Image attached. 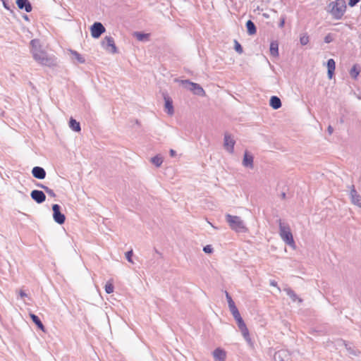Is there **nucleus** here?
Segmentation results:
<instances>
[{
  "mask_svg": "<svg viewBox=\"0 0 361 361\" xmlns=\"http://www.w3.org/2000/svg\"><path fill=\"white\" fill-rule=\"evenodd\" d=\"M30 47L32 57L38 63L49 67L56 65L55 56H49L38 39L31 40Z\"/></svg>",
  "mask_w": 361,
  "mask_h": 361,
  "instance_id": "obj_1",
  "label": "nucleus"
},
{
  "mask_svg": "<svg viewBox=\"0 0 361 361\" xmlns=\"http://www.w3.org/2000/svg\"><path fill=\"white\" fill-rule=\"evenodd\" d=\"M330 13L334 19L339 20L344 15L346 10L345 0H336L329 4Z\"/></svg>",
  "mask_w": 361,
  "mask_h": 361,
  "instance_id": "obj_2",
  "label": "nucleus"
},
{
  "mask_svg": "<svg viewBox=\"0 0 361 361\" xmlns=\"http://www.w3.org/2000/svg\"><path fill=\"white\" fill-rule=\"evenodd\" d=\"M226 218L231 229L236 232H245L247 231V228L239 216L227 214Z\"/></svg>",
  "mask_w": 361,
  "mask_h": 361,
  "instance_id": "obj_3",
  "label": "nucleus"
},
{
  "mask_svg": "<svg viewBox=\"0 0 361 361\" xmlns=\"http://www.w3.org/2000/svg\"><path fill=\"white\" fill-rule=\"evenodd\" d=\"M280 236L283 240L288 245L293 247L295 245V241L293 238V235L290 232V229L288 226L283 224L281 221L279 222Z\"/></svg>",
  "mask_w": 361,
  "mask_h": 361,
  "instance_id": "obj_4",
  "label": "nucleus"
},
{
  "mask_svg": "<svg viewBox=\"0 0 361 361\" xmlns=\"http://www.w3.org/2000/svg\"><path fill=\"white\" fill-rule=\"evenodd\" d=\"M182 84L189 85V90L192 91L195 94L204 97L206 95L205 91L203 88L197 83L190 82L189 80H182Z\"/></svg>",
  "mask_w": 361,
  "mask_h": 361,
  "instance_id": "obj_5",
  "label": "nucleus"
},
{
  "mask_svg": "<svg viewBox=\"0 0 361 361\" xmlns=\"http://www.w3.org/2000/svg\"><path fill=\"white\" fill-rule=\"evenodd\" d=\"M52 209L54 221L59 224H63L66 220V217L64 214L60 212V206L55 204L52 206Z\"/></svg>",
  "mask_w": 361,
  "mask_h": 361,
  "instance_id": "obj_6",
  "label": "nucleus"
},
{
  "mask_svg": "<svg viewBox=\"0 0 361 361\" xmlns=\"http://www.w3.org/2000/svg\"><path fill=\"white\" fill-rule=\"evenodd\" d=\"M103 47L104 49L113 54L117 52V48L116 47L114 39L111 37H106L103 41Z\"/></svg>",
  "mask_w": 361,
  "mask_h": 361,
  "instance_id": "obj_7",
  "label": "nucleus"
},
{
  "mask_svg": "<svg viewBox=\"0 0 361 361\" xmlns=\"http://www.w3.org/2000/svg\"><path fill=\"white\" fill-rule=\"evenodd\" d=\"M105 32V28L101 23H94L91 27V35L94 38H98Z\"/></svg>",
  "mask_w": 361,
  "mask_h": 361,
  "instance_id": "obj_8",
  "label": "nucleus"
},
{
  "mask_svg": "<svg viewBox=\"0 0 361 361\" xmlns=\"http://www.w3.org/2000/svg\"><path fill=\"white\" fill-rule=\"evenodd\" d=\"M234 145H235L234 140L231 137L230 135L225 134L224 147L226 149V150L228 151L230 153H233V149H234Z\"/></svg>",
  "mask_w": 361,
  "mask_h": 361,
  "instance_id": "obj_9",
  "label": "nucleus"
},
{
  "mask_svg": "<svg viewBox=\"0 0 361 361\" xmlns=\"http://www.w3.org/2000/svg\"><path fill=\"white\" fill-rule=\"evenodd\" d=\"M31 197L37 203H42L45 201L46 196L41 190H35L31 192Z\"/></svg>",
  "mask_w": 361,
  "mask_h": 361,
  "instance_id": "obj_10",
  "label": "nucleus"
},
{
  "mask_svg": "<svg viewBox=\"0 0 361 361\" xmlns=\"http://www.w3.org/2000/svg\"><path fill=\"white\" fill-rule=\"evenodd\" d=\"M214 361H225L226 358V353L224 350L217 348L213 352Z\"/></svg>",
  "mask_w": 361,
  "mask_h": 361,
  "instance_id": "obj_11",
  "label": "nucleus"
},
{
  "mask_svg": "<svg viewBox=\"0 0 361 361\" xmlns=\"http://www.w3.org/2000/svg\"><path fill=\"white\" fill-rule=\"evenodd\" d=\"M32 176L38 179H44L46 176L44 169L39 166H35L32 170Z\"/></svg>",
  "mask_w": 361,
  "mask_h": 361,
  "instance_id": "obj_12",
  "label": "nucleus"
},
{
  "mask_svg": "<svg viewBox=\"0 0 361 361\" xmlns=\"http://www.w3.org/2000/svg\"><path fill=\"white\" fill-rule=\"evenodd\" d=\"M68 53L71 55V58L73 61H77L80 63H85V59L78 51L69 49Z\"/></svg>",
  "mask_w": 361,
  "mask_h": 361,
  "instance_id": "obj_13",
  "label": "nucleus"
},
{
  "mask_svg": "<svg viewBox=\"0 0 361 361\" xmlns=\"http://www.w3.org/2000/svg\"><path fill=\"white\" fill-rule=\"evenodd\" d=\"M164 102H165V104H164L165 111L168 113V114L173 115V102H172L171 99L168 96H165Z\"/></svg>",
  "mask_w": 361,
  "mask_h": 361,
  "instance_id": "obj_14",
  "label": "nucleus"
},
{
  "mask_svg": "<svg viewBox=\"0 0 361 361\" xmlns=\"http://www.w3.org/2000/svg\"><path fill=\"white\" fill-rule=\"evenodd\" d=\"M336 68V63L333 59H330L327 61L328 78L331 79Z\"/></svg>",
  "mask_w": 361,
  "mask_h": 361,
  "instance_id": "obj_15",
  "label": "nucleus"
},
{
  "mask_svg": "<svg viewBox=\"0 0 361 361\" xmlns=\"http://www.w3.org/2000/svg\"><path fill=\"white\" fill-rule=\"evenodd\" d=\"M16 4L19 8H25L27 12L32 11V6L27 0H17Z\"/></svg>",
  "mask_w": 361,
  "mask_h": 361,
  "instance_id": "obj_16",
  "label": "nucleus"
},
{
  "mask_svg": "<svg viewBox=\"0 0 361 361\" xmlns=\"http://www.w3.org/2000/svg\"><path fill=\"white\" fill-rule=\"evenodd\" d=\"M243 164L245 166L250 168L253 167V157L247 152H245Z\"/></svg>",
  "mask_w": 361,
  "mask_h": 361,
  "instance_id": "obj_17",
  "label": "nucleus"
},
{
  "mask_svg": "<svg viewBox=\"0 0 361 361\" xmlns=\"http://www.w3.org/2000/svg\"><path fill=\"white\" fill-rule=\"evenodd\" d=\"M270 54L273 57H277L279 56V44L277 42H271L270 44Z\"/></svg>",
  "mask_w": 361,
  "mask_h": 361,
  "instance_id": "obj_18",
  "label": "nucleus"
},
{
  "mask_svg": "<svg viewBox=\"0 0 361 361\" xmlns=\"http://www.w3.org/2000/svg\"><path fill=\"white\" fill-rule=\"evenodd\" d=\"M270 106L274 109H278L281 106V99L276 96H272L270 99Z\"/></svg>",
  "mask_w": 361,
  "mask_h": 361,
  "instance_id": "obj_19",
  "label": "nucleus"
},
{
  "mask_svg": "<svg viewBox=\"0 0 361 361\" xmlns=\"http://www.w3.org/2000/svg\"><path fill=\"white\" fill-rule=\"evenodd\" d=\"M30 317L32 322L37 326L39 329H40L42 331H45V329L42 322L40 321L39 318L37 315L31 313L30 314Z\"/></svg>",
  "mask_w": 361,
  "mask_h": 361,
  "instance_id": "obj_20",
  "label": "nucleus"
},
{
  "mask_svg": "<svg viewBox=\"0 0 361 361\" xmlns=\"http://www.w3.org/2000/svg\"><path fill=\"white\" fill-rule=\"evenodd\" d=\"M247 32L250 35H253L256 33L257 30L254 23L252 20H247L246 23Z\"/></svg>",
  "mask_w": 361,
  "mask_h": 361,
  "instance_id": "obj_21",
  "label": "nucleus"
},
{
  "mask_svg": "<svg viewBox=\"0 0 361 361\" xmlns=\"http://www.w3.org/2000/svg\"><path fill=\"white\" fill-rule=\"evenodd\" d=\"M69 126L70 128L75 131V132H80V123L78 122L76 120L73 118H71L69 121Z\"/></svg>",
  "mask_w": 361,
  "mask_h": 361,
  "instance_id": "obj_22",
  "label": "nucleus"
},
{
  "mask_svg": "<svg viewBox=\"0 0 361 361\" xmlns=\"http://www.w3.org/2000/svg\"><path fill=\"white\" fill-rule=\"evenodd\" d=\"M360 70L357 65H354L350 71V74L352 78H357L360 74Z\"/></svg>",
  "mask_w": 361,
  "mask_h": 361,
  "instance_id": "obj_23",
  "label": "nucleus"
},
{
  "mask_svg": "<svg viewBox=\"0 0 361 361\" xmlns=\"http://www.w3.org/2000/svg\"><path fill=\"white\" fill-rule=\"evenodd\" d=\"M104 288H105V291L106 293H108V294L112 293L114 290V287L113 285V281L109 280V281H107Z\"/></svg>",
  "mask_w": 361,
  "mask_h": 361,
  "instance_id": "obj_24",
  "label": "nucleus"
},
{
  "mask_svg": "<svg viewBox=\"0 0 361 361\" xmlns=\"http://www.w3.org/2000/svg\"><path fill=\"white\" fill-rule=\"evenodd\" d=\"M151 161L157 166H160L163 162L162 157L159 156H155L152 158Z\"/></svg>",
  "mask_w": 361,
  "mask_h": 361,
  "instance_id": "obj_25",
  "label": "nucleus"
},
{
  "mask_svg": "<svg viewBox=\"0 0 361 361\" xmlns=\"http://www.w3.org/2000/svg\"><path fill=\"white\" fill-rule=\"evenodd\" d=\"M226 299L228 301V304L230 310L235 308L236 306H235L233 300H232L231 297L229 295V294L227 292H226Z\"/></svg>",
  "mask_w": 361,
  "mask_h": 361,
  "instance_id": "obj_26",
  "label": "nucleus"
},
{
  "mask_svg": "<svg viewBox=\"0 0 361 361\" xmlns=\"http://www.w3.org/2000/svg\"><path fill=\"white\" fill-rule=\"evenodd\" d=\"M352 202L355 204L361 206V197L352 193Z\"/></svg>",
  "mask_w": 361,
  "mask_h": 361,
  "instance_id": "obj_27",
  "label": "nucleus"
},
{
  "mask_svg": "<svg viewBox=\"0 0 361 361\" xmlns=\"http://www.w3.org/2000/svg\"><path fill=\"white\" fill-rule=\"evenodd\" d=\"M233 316V317L235 318V319L237 321L238 319H242L240 314V312L238 310L237 307L234 308V309H232L230 310Z\"/></svg>",
  "mask_w": 361,
  "mask_h": 361,
  "instance_id": "obj_28",
  "label": "nucleus"
},
{
  "mask_svg": "<svg viewBox=\"0 0 361 361\" xmlns=\"http://www.w3.org/2000/svg\"><path fill=\"white\" fill-rule=\"evenodd\" d=\"M135 36L137 37V39L140 41H142L145 39H148L149 34H142L140 32H135Z\"/></svg>",
  "mask_w": 361,
  "mask_h": 361,
  "instance_id": "obj_29",
  "label": "nucleus"
},
{
  "mask_svg": "<svg viewBox=\"0 0 361 361\" xmlns=\"http://www.w3.org/2000/svg\"><path fill=\"white\" fill-rule=\"evenodd\" d=\"M234 48H235V50L238 54H242L243 51V47H241L240 44L237 40H234Z\"/></svg>",
  "mask_w": 361,
  "mask_h": 361,
  "instance_id": "obj_30",
  "label": "nucleus"
},
{
  "mask_svg": "<svg viewBox=\"0 0 361 361\" xmlns=\"http://www.w3.org/2000/svg\"><path fill=\"white\" fill-rule=\"evenodd\" d=\"M236 322L240 331H246L247 326L244 323L243 319H238Z\"/></svg>",
  "mask_w": 361,
  "mask_h": 361,
  "instance_id": "obj_31",
  "label": "nucleus"
},
{
  "mask_svg": "<svg viewBox=\"0 0 361 361\" xmlns=\"http://www.w3.org/2000/svg\"><path fill=\"white\" fill-rule=\"evenodd\" d=\"M300 41L302 45H306L309 42V37L307 35H304L300 37Z\"/></svg>",
  "mask_w": 361,
  "mask_h": 361,
  "instance_id": "obj_32",
  "label": "nucleus"
},
{
  "mask_svg": "<svg viewBox=\"0 0 361 361\" xmlns=\"http://www.w3.org/2000/svg\"><path fill=\"white\" fill-rule=\"evenodd\" d=\"M39 187H41L42 188H43L48 194L52 195V196H55V194L54 193L53 190L48 188L47 187L43 185H39Z\"/></svg>",
  "mask_w": 361,
  "mask_h": 361,
  "instance_id": "obj_33",
  "label": "nucleus"
},
{
  "mask_svg": "<svg viewBox=\"0 0 361 361\" xmlns=\"http://www.w3.org/2000/svg\"><path fill=\"white\" fill-rule=\"evenodd\" d=\"M126 256L128 261L130 263H133V260H132L133 250H130V251L127 252L126 254Z\"/></svg>",
  "mask_w": 361,
  "mask_h": 361,
  "instance_id": "obj_34",
  "label": "nucleus"
},
{
  "mask_svg": "<svg viewBox=\"0 0 361 361\" xmlns=\"http://www.w3.org/2000/svg\"><path fill=\"white\" fill-rule=\"evenodd\" d=\"M204 252H206V253H212V247H211V245H207L204 247L203 249Z\"/></svg>",
  "mask_w": 361,
  "mask_h": 361,
  "instance_id": "obj_35",
  "label": "nucleus"
},
{
  "mask_svg": "<svg viewBox=\"0 0 361 361\" xmlns=\"http://www.w3.org/2000/svg\"><path fill=\"white\" fill-rule=\"evenodd\" d=\"M332 40L333 37L331 34H328L324 38V42L326 43H330Z\"/></svg>",
  "mask_w": 361,
  "mask_h": 361,
  "instance_id": "obj_36",
  "label": "nucleus"
},
{
  "mask_svg": "<svg viewBox=\"0 0 361 361\" xmlns=\"http://www.w3.org/2000/svg\"><path fill=\"white\" fill-rule=\"evenodd\" d=\"M359 0H349L348 5L351 7L355 6L358 3Z\"/></svg>",
  "mask_w": 361,
  "mask_h": 361,
  "instance_id": "obj_37",
  "label": "nucleus"
},
{
  "mask_svg": "<svg viewBox=\"0 0 361 361\" xmlns=\"http://www.w3.org/2000/svg\"><path fill=\"white\" fill-rule=\"evenodd\" d=\"M243 335L244 336V337L247 338L249 336V331H248V329L247 328L246 329V331H241Z\"/></svg>",
  "mask_w": 361,
  "mask_h": 361,
  "instance_id": "obj_38",
  "label": "nucleus"
},
{
  "mask_svg": "<svg viewBox=\"0 0 361 361\" xmlns=\"http://www.w3.org/2000/svg\"><path fill=\"white\" fill-rule=\"evenodd\" d=\"M284 24H285V18H282L281 20V22H280V24H279V26L281 27H283L284 26Z\"/></svg>",
  "mask_w": 361,
  "mask_h": 361,
  "instance_id": "obj_39",
  "label": "nucleus"
},
{
  "mask_svg": "<svg viewBox=\"0 0 361 361\" xmlns=\"http://www.w3.org/2000/svg\"><path fill=\"white\" fill-rule=\"evenodd\" d=\"M19 294L21 298H24V297L27 296L26 293L23 290H20Z\"/></svg>",
  "mask_w": 361,
  "mask_h": 361,
  "instance_id": "obj_40",
  "label": "nucleus"
},
{
  "mask_svg": "<svg viewBox=\"0 0 361 361\" xmlns=\"http://www.w3.org/2000/svg\"><path fill=\"white\" fill-rule=\"evenodd\" d=\"M170 155H171V157H174V156H176V152H175L173 149H171V150H170Z\"/></svg>",
  "mask_w": 361,
  "mask_h": 361,
  "instance_id": "obj_41",
  "label": "nucleus"
},
{
  "mask_svg": "<svg viewBox=\"0 0 361 361\" xmlns=\"http://www.w3.org/2000/svg\"><path fill=\"white\" fill-rule=\"evenodd\" d=\"M329 133L331 134L333 133V128L331 126H329L328 128Z\"/></svg>",
  "mask_w": 361,
  "mask_h": 361,
  "instance_id": "obj_42",
  "label": "nucleus"
},
{
  "mask_svg": "<svg viewBox=\"0 0 361 361\" xmlns=\"http://www.w3.org/2000/svg\"><path fill=\"white\" fill-rule=\"evenodd\" d=\"M271 285L273 286H276V281H271Z\"/></svg>",
  "mask_w": 361,
  "mask_h": 361,
  "instance_id": "obj_43",
  "label": "nucleus"
}]
</instances>
